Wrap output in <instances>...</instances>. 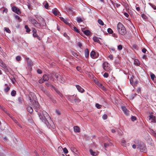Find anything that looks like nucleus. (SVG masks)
<instances>
[{
	"label": "nucleus",
	"instance_id": "1",
	"mask_svg": "<svg viewBox=\"0 0 156 156\" xmlns=\"http://www.w3.org/2000/svg\"><path fill=\"white\" fill-rule=\"evenodd\" d=\"M28 98L30 102V104L33 105V104L34 107L36 111L38 112V115L41 120L45 124H47L48 122L47 120L46 117H48V113L44 111H41V110H40L39 105L37 101H34V100L30 96Z\"/></svg>",
	"mask_w": 156,
	"mask_h": 156
},
{
	"label": "nucleus",
	"instance_id": "2",
	"mask_svg": "<svg viewBox=\"0 0 156 156\" xmlns=\"http://www.w3.org/2000/svg\"><path fill=\"white\" fill-rule=\"evenodd\" d=\"M117 29L119 33L122 35L126 34V31L124 26L121 23H119L117 25Z\"/></svg>",
	"mask_w": 156,
	"mask_h": 156
},
{
	"label": "nucleus",
	"instance_id": "3",
	"mask_svg": "<svg viewBox=\"0 0 156 156\" xmlns=\"http://www.w3.org/2000/svg\"><path fill=\"white\" fill-rule=\"evenodd\" d=\"M137 148H139L142 152L145 153L147 151V150L146 146L142 142H140L139 143Z\"/></svg>",
	"mask_w": 156,
	"mask_h": 156
},
{
	"label": "nucleus",
	"instance_id": "4",
	"mask_svg": "<svg viewBox=\"0 0 156 156\" xmlns=\"http://www.w3.org/2000/svg\"><path fill=\"white\" fill-rule=\"evenodd\" d=\"M30 21L31 22L34 26L38 28H41L40 23H38L37 21L34 19L31 18Z\"/></svg>",
	"mask_w": 156,
	"mask_h": 156
},
{
	"label": "nucleus",
	"instance_id": "5",
	"mask_svg": "<svg viewBox=\"0 0 156 156\" xmlns=\"http://www.w3.org/2000/svg\"><path fill=\"white\" fill-rule=\"evenodd\" d=\"M12 10L15 13H16L18 14H19L21 12L20 9L15 6H13L12 7Z\"/></svg>",
	"mask_w": 156,
	"mask_h": 156
},
{
	"label": "nucleus",
	"instance_id": "6",
	"mask_svg": "<svg viewBox=\"0 0 156 156\" xmlns=\"http://www.w3.org/2000/svg\"><path fill=\"white\" fill-rule=\"evenodd\" d=\"M121 108L123 111L124 113L127 115H129V111L127 110L126 108L124 106H122L121 107Z\"/></svg>",
	"mask_w": 156,
	"mask_h": 156
},
{
	"label": "nucleus",
	"instance_id": "7",
	"mask_svg": "<svg viewBox=\"0 0 156 156\" xmlns=\"http://www.w3.org/2000/svg\"><path fill=\"white\" fill-rule=\"evenodd\" d=\"M149 119L152 122H156V117L153 115H151L149 116Z\"/></svg>",
	"mask_w": 156,
	"mask_h": 156
},
{
	"label": "nucleus",
	"instance_id": "8",
	"mask_svg": "<svg viewBox=\"0 0 156 156\" xmlns=\"http://www.w3.org/2000/svg\"><path fill=\"white\" fill-rule=\"evenodd\" d=\"M108 63L107 62H105L103 64V68L106 71H108L109 70V68L108 67Z\"/></svg>",
	"mask_w": 156,
	"mask_h": 156
},
{
	"label": "nucleus",
	"instance_id": "9",
	"mask_svg": "<svg viewBox=\"0 0 156 156\" xmlns=\"http://www.w3.org/2000/svg\"><path fill=\"white\" fill-rule=\"evenodd\" d=\"M59 75L58 73H53L50 74V77L51 78H53V76H54L55 78L58 80L59 77Z\"/></svg>",
	"mask_w": 156,
	"mask_h": 156
},
{
	"label": "nucleus",
	"instance_id": "10",
	"mask_svg": "<svg viewBox=\"0 0 156 156\" xmlns=\"http://www.w3.org/2000/svg\"><path fill=\"white\" fill-rule=\"evenodd\" d=\"M60 19L61 21H63L64 23L71 27V25L70 24V23L68 22L67 19H65L62 17H60Z\"/></svg>",
	"mask_w": 156,
	"mask_h": 156
},
{
	"label": "nucleus",
	"instance_id": "11",
	"mask_svg": "<svg viewBox=\"0 0 156 156\" xmlns=\"http://www.w3.org/2000/svg\"><path fill=\"white\" fill-rule=\"evenodd\" d=\"M42 91L47 96L49 97L50 98H51V96L50 95V93L47 91L46 90L43 89L42 90Z\"/></svg>",
	"mask_w": 156,
	"mask_h": 156
},
{
	"label": "nucleus",
	"instance_id": "12",
	"mask_svg": "<svg viewBox=\"0 0 156 156\" xmlns=\"http://www.w3.org/2000/svg\"><path fill=\"white\" fill-rule=\"evenodd\" d=\"M40 19L41 20V22L39 23H40L41 28V27H45L46 24L45 21V20L42 18H41Z\"/></svg>",
	"mask_w": 156,
	"mask_h": 156
},
{
	"label": "nucleus",
	"instance_id": "13",
	"mask_svg": "<svg viewBox=\"0 0 156 156\" xmlns=\"http://www.w3.org/2000/svg\"><path fill=\"white\" fill-rule=\"evenodd\" d=\"M76 87L78 91H79V92L82 93H83L84 92V89L83 88H82L80 86L78 85H76Z\"/></svg>",
	"mask_w": 156,
	"mask_h": 156
},
{
	"label": "nucleus",
	"instance_id": "14",
	"mask_svg": "<svg viewBox=\"0 0 156 156\" xmlns=\"http://www.w3.org/2000/svg\"><path fill=\"white\" fill-rule=\"evenodd\" d=\"M90 152L91 155L93 156H96L98 154V152L94 151L93 150L91 149L90 150Z\"/></svg>",
	"mask_w": 156,
	"mask_h": 156
},
{
	"label": "nucleus",
	"instance_id": "15",
	"mask_svg": "<svg viewBox=\"0 0 156 156\" xmlns=\"http://www.w3.org/2000/svg\"><path fill=\"white\" fill-rule=\"evenodd\" d=\"M74 130L75 132L78 133L80 131V128L78 126H75L73 127Z\"/></svg>",
	"mask_w": 156,
	"mask_h": 156
},
{
	"label": "nucleus",
	"instance_id": "16",
	"mask_svg": "<svg viewBox=\"0 0 156 156\" xmlns=\"http://www.w3.org/2000/svg\"><path fill=\"white\" fill-rule=\"evenodd\" d=\"M42 78L44 81H47L49 80V76L46 74H44Z\"/></svg>",
	"mask_w": 156,
	"mask_h": 156
},
{
	"label": "nucleus",
	"instance_id": "17",
	"mask_svg": "<svg viewBox=\"0 0 156 156\" xmlns=\"http://www.w3.org/2000/svg\"><path fill=\"white\" fill-rule=\"evenodd\" d=\"M27 111L30 114H31L33 112L32 108L30 106L27 107Z\"/></svg>",
	"mask_w": 156,
	"mask_h": 156
},
{
	"label": "nucleus",
	"instance_id": "18",
	"mask_svg": "<svg viewBox=\"0 0 156 156\" xmlns=\"http://www.w3.org/2000/svg\"><path fill=\"white\" fill-rule=\"evenodd\" d=\"M85 55L86 58H87L89 55V51L87 48H86L85 50Z\"/></svg>",
	"mask_w": 156,
	"mask_h": 156
},
{
	"label": "nucleus",
	"instance_id": "19",
	"mask_svg": "<svg viewBox=\"0 0 156 156\" xmlns=\"http://www.w3.org/2000/svg\"><path fill=\"white\" fill-rule=\"evenodd\" d=\"M52 12L55 16L59 15V12L56 9L53 10Z\"/></svg>",
	"mask_w": 156,
	"mask_h": 156
},
{
	"label": "nucleus",
	"instance_id": "20",
	"mask_svg": "<svg viewBox=\"0 0 156 156\" xmlns=\"http://www.w3.org/2000/svg\"><path fill=\"white\" fill-rule=\"evenodd\" d=\"M96 55V53L94 51H92L90 53V56L92 58H95L96 57L95 56Z\"/></svg>",
	"mask_w": 156,
	"mask_h": 156
},
{
	"label": "nucleus",
	"instance_id": "21",
	"mask_svg": "<svg viewBox=\"0 0 156 156\" xmlns=\"http://www.w3.org/2000/svg\"><path fill=\"white\" fill-rule=\"evenodd\" d=\"M93 40L95 42H97L98 43H100V41L99 40L98 38L97 37H93Z\"/></svg>",
	"mask_w": 156,
	"mask_h": 156
},
{
	"label": "nucleus",
	"instance_id": "22",
	"mask_svg": "<svg viewBox=\"0 0 156 156\" xmlns=\"http://www.w3.org/2000/svg\"><path fill=\"white\" fill-rule=\"evenodd\" d=\"M74 101L76 103H79L81 101V100H80L77 97L75 96L74 98Z\"/></svg>",
	"mask_w": 156,
	"mask_h": 156
},
{
	"label": "nucleus",
	"instance_id": "23",
	"mask_svg": "<svg viewBox=\"0 0 156 156\" xmlns=\"http://www.w3.org/2000/svg\"><path fill=\"white\" fill-rule=\"evenodd\" d=\"M0 63L1 64V66L4 69H6L7 67V66L6 65L3 63V62L0 59Z\"/></svg>",
	"mask_w": 156,
	"mask_h": 156
},
{
	"label": "nucleus",
	"instance_id": "24",
	"mask_svg": "<svg viewBox=\"0 0 156 156\" xmlns=\"http://www.w3.org/2000/svg\"><path fill=\"white\" fill-rule=\"evenodd\" d=\"M33 35L34 37H36L38 40H39L40 41L41 40V38L37 35V33H34V34H33Z\"/></svg>",
	"mask_w": 156,
	"mask_h": 156
},
{
	"label": "nucleus",
	"instance_id": "25",
	"mask_svg": "<svg viewBox=\"0 0 156 156\" xmlns=\"http://www.w3.org/2000/svg\"><path fill=\"white\" fill-rule=\"evenodd\" d=\"M55 90L56 92L61 97H62L63 95L57 89H55Z\"/></svg>",
	"mask_w": 156,
	"mask_h": 156
},
{
	"label": "nucleus",
	"instance_id": "26",
	"mask_svg": "<svg viewBox=\"0 0 156 156\" xmlns=\"http://www.w3.org/2000/svg\"><path fill=\"white\" fill-rule=\"evenodd\" d=\"M84 33L86 35H89L90 34V31L88 30H87L84 31Z\"/></svg>",
	"mask_w": 156,
	"mask_h": 156
},
{
	"label": "nucleus",
	"instance_id": "27",
	"mask_svg": "<svg viewBox=\"0 0 156 156\" xmlns=\"http://www.w3.org/2000/svg\"><path fill=\"white\" fill-rule=\"evenodd\" d=\"M126 142L125 140H122V141L121 145L124 147H126Z\"/></svg>",
	"mask_w": 156,
	"mask_h": 156
},
{
	"label": "nucleus",
	"instance_id": "28",
	"mask_svg": "<svg viewBox=\"0 0 156 156\" xmlns=\"http://www.w3.org/2000/svg\"><path fill=\"white\" fill-rule=\"evenodd\" d=\"M5 85L7 86V87H6L5 88L4 91L5 92L7 93L10 90V88L9 86H7V84H6Z\"/></svg>",
	"mask_w": 156,
	"mask_h": 156
},
{
	"label": "nucleus",
	"instance_id": "29",
	"mask_svg": "<svg viewBox=\"0 0 156 156\" xmlns=\"http://www.w3.org/2000/svg\"><path fill=\"white\" fill-rule=\"evenodd\" d=\"M25 28L26 29V31L27 32L29 33L30 31V30L29 28V27L27 25H25Z\"/></svg>",
	"mask_w": 156,
	"mask_h": 156
},
{
	"label": "nucleus",
	"instance_id": "30",
	"mask_svg": "<svg viewBox=\"0 0 156 156\" xmlns=\"http://www.w3.org/2000/svg\"><path fill=\"white\" fill-rule=\"evenodd\" d=\"M134 63L137 66H139L140 64L139 61L137 59H135L134 60Z\"/></svg>",
	"mask_w": 156,
	"mask_h": 156
},
{
	"label": "nucleus",
	"instance_id": "31",
	"mask_svg": "<svg viewBox=\"0 0 156 156\" xmlns=\"http://www.w3.org/2000/svg\"><path fill=\"white\" fill-rule=\"evenodd\" d=\"M13 121H14V122L16 123L18 126H19L21 128L22 127L21 125L20 124V123L18 122V121L16 120L15 119H13Z\"/></svg>",
	"mask_w": 156,
	"mask_h": 156
},
{
	"label": "nucleus",
	"instance_id": "32",
	"mask_svg": "<svg viewBox=\"0 0 156 156\" xmlns=\"http://www.w3.org/2000/svg\"><path fill=\"white\" fill-rule=\"evenodd\" d=\"M98 22L99 23V24L103 26L104 25V23L103 22L101 19H99L98 20Z\"/></svg>",
	"mask_w": 156,
	"mask_h": 156
},
{
	"label": "nucleus",
	"instance_id": "33",
	"mask_svg": "<svg viewBox=\"0 0 156 156\" xmlns=\"http://www.w3.org/2000/svg\"><path fill=\"white\" fill-rule=\"evenodd\" d=\"M108 32L110 34H112L113 33L112 30L110 28H109L107 30Z\"/></svg>",
	"mask_w": 156,
	"mask_h": 156
},
{
	"label": "nucleus",
	"instance_id": "34",
	"mask_svg": "<svg viewBox=\"0 0 156 156\" xmlns=\"http://www.w3.org/2000/svg\"><path fill=\"white\" fill-rule=\"evenodd\" d=\"M16 92L15 90H13L11 92V95L12 96H15L16 95Z\"/></svg>",
	"mask_w": 156,
	"mask_h": 156
},
{
	"label": "nucleus",
	"instance_id": "35",
	"mask_svg": "<svg viewBox=\"0 0 156 156\" xmlns=\"http://www.w3.org/2000/svg\"><path fill=\"white\" fill-rule=\"evenodd\" d=\"M150 76H151V79L153 80H154V78H155L156 77L155 75L154 74H153V73H152L151 74Z\"/></svg>",
	"mask_w": 156,
	"mask_h": 156
},
{
	"label": "nucleus",
	"instance_id": "36",
	"mask_svg": "<svg viewBox=\"0 0 156 156\" xmlns=\"http://www.w3.org/2000/svg\"><path fill=\"white\" fill-rule=\"evenodd\" d=\"M149 5L154 9H156V6L151 3H149Z\"/></svg>",
	"mask_w": 156,
	"mask_h": 156
},
{
	"label": "nucleus",
	"instance_id": "37",
	"mask_svg": "<svg viewBox=\"0 0 156 156\" xmlns=\"http://www.w3.org/2000/svg\"><path fill=\"white\" fill-rule=\"evenodd\" d=\"M141 16L144 19L147 20V17L144 14H141Z\"/></svg>",
	"mask_w": 156,
	"mask_h": 156
},
{
	"label": "nucleus",
	"instance_id": "38",
	"mask_svg": "<svg viewBox=\"0 0 156 156\" xmlns=\"http://www.w3.org/2000/svg\"><path fill=\"white\" fill-rule=\"evenodd\" d=\"M45 85H46V86L47 87H49V86H51V87H53V88H54V87L52 85H51L50 83H45Z\"/></svg>",
	"mask_w": 156,
	"mask_h": 156
},
{
	"label": "nucleus",
	"instance_id": "39",
	"mask_svg": "<svg viewBox=\"0 0 156 156\" xmlns=\"http://www.w3.org/2000/svg\"><path fill=\"white\" fill-rule=\"evenodd\" d=\"M95 106L98 109H100L101 108V105H99L98 103H96L95 105Z\"/></svg>",
	"mask_w": 156,
	"mask_h": 156
},
{
	"label": "nucleus",
	"instance_id": "40",
	"mask_svg": "<svg viewBox=\"0 0 156 156\" xmlns=\"http://www.w3.org/2000/svg\"><path fill=\"white\" fill-rule=\"evenodd\" d=\"M2 109L5 113H6L7 114H8V115H9L10 117V114L8 113V112L5 108H2Z\"/></svg>",
	"mask_w": 156,
	"mask_h": 156
},
{
	"label": "nucleus",
	"instance_id": "41",
	"mask_svg": "<svg viewBox=\"0 0 156 156\" xmlns=\"http://www.w3.org/2000/svg\"><path fill=\"white\" fill-rule=\"evenodd\" d=\"M63 35L68 40L70 39L68 35L66 33H64Z\"/></svg>",
	"mask_w": 156,
	"mask_h": 156
},
{
	"label": "nucleus",
	"instance_id": "42",
	"mask_svg": "<svg viewBox=\"0 0 156 156\" xmlns=\"http://www.w3.org/2000/svg\"><path fill=\"white\" fill-rule=\"evenodd\" d=\"M73 98V96H69L68 99L71 101L72 102L73 101V100L72 99Z\"/></svg>",
	"mask_w": 156,
	"mask_h": 156
},
{
	"label": "nucleus",
	"instance_id": "43",
	"mask_svg": "<svg viewBox=\"0 0 156 156\" xmlns=\"http://www.w3.org/2000/svg\"><path fill=\"white\" fill-rule=\"evenodd\" d=\"M5 30L7 33H10L11 32L10 30H9L8 28L5 27L4 28Z\"/></svg>",
	"mask_w": 156,
	"mask_h": 156
},
{
	"label": "nucleus",
	"instance_id": "44",
	"mask_svg": "<svg viewBox=\"0 0 156 156\" xmlns=\"http://www.w3.org/2000/svg\"><path fill=\"white\" fill-rule=\"evenodd\" d=\"M77 21L78 23H80L82 22V20L80 18H78L77 19Z\"/></svg>",
	"mask_w": 156,
	"mask_h": 156
},
{
	"label": "nucleus",
	"instance_id": "45",
	"mask_svg": "<svg viewBox=\"0 0 156 156\" xmlns=\"http://www.w3.org/2000/svg\"><path fill=\"white\" fill-rule=\"evenodd\" d=\"M73 30H74L77 33H79V31L77 29V28L75 27H73Z\"/></svg>",
	"mask_w": 156,
	"mask_h": 156
},
{
	"label": "nucleus",
	"instance_id": "46",
	"mask_svg": "<svg viewBox=\"0 0 156 156\" xmlns=\"http://www.w3.org/2000/svg\"><path fill=\"white\" fill-rule=\"evenodd\" d=\"M102 118L103 119L105 120L107 118V115L106 114H104L102 116Z\"/></svg>",
	"mask_w": 156,
	"mask_h": 156
},
{
	"label": "nucleus",
	"instance_id": "47",
	"mask_svg": "<svg viewBox=\"0 0 156 156\" xmlns=\"http://www.w3.org/2000/svg\"><path fill=\"white\" fill-rule=\"evenodd\" d=\"M32 30L33 32V34H34L37 32V31L36 29L34 28H32Z\"/></svg>",
	"mask_w": 156,
	"mask_h": 156
},
{
	"label": "nucleus",
	"instance_id": "48",
	"mask_svg": "<svg viewBox=\"0 0 156 156\" xmlns=\"http://www.w3.org/2000/svg\"><path fill=\"white\" fill-rule=\"evenodd\" d=\"M28 64L31 66L33 65V62L30 60H29L28 61Z\"/></svg>",
	"mask_w": 156,
	"mask_h": 156
},
{
	"label": "nucleus",
	"instance_id": "49",
	"mask_svg": "<svg viewBox=\"0 0 156 156\" xmlns=\"http://www.w3.org/2000/svg\"><path fill=\"white\" fill-rule=\"evenodd\" d=\"M16 59L17 61H19L20 60L21 57L20 56H18L16 57Z\"/></svg>",
	"mask_w": 156,
	"mask_h": 156
},
{
	"label": "nucleus",
	"instance_id": "50",
	"mask_svg": "<svg viewBox=\"0 0 156 156\" xmlns=\"http://www.w3.org/2000/svg\"><path fill=\"white\" fill-rule=\"evenodd\" d=\"M63 151L64 153L65 154L67 153H68V151L66 148H64L63 149Z\"/></svg>",
	"mask_w": 156,
	"mask_h": 156
},
{
	"label": "nucleus",
	"instance_id": "51",
	"mask_svg": "<svg viewBox=\"0 0 156 156\" xmlns=\"http://www.w3.org/2000/svg\"><path fill=\"white\" fill-rule=\"evenodd\" d=\"M118 48L119 50H121L122 48V46L121 45H119L118 46Z\"/></svg>",
	"mask_w": 156,
	"mask_h": 156
},
{
	"label": "nucleus",
	"instance_id": "52",
	"mask_svg": "<svg viewBox=\"0 0 156 156\" xmlns=\"http://www.w3.org/2000/svg\"><path fill=\"white\" fill-rule=\"evenodd\" d=\"M136 120V117L134 116H132L131 117V120L133 121H134Z\"/></svg>",
	"mask_w": 156,
	"mask_h": 156
},
{
	"label": "nucleus",
	"instance_id": "53",
	"mask_svg": "<svg viewBox=\"0 0 156 156\" xmlns=\"http://www.w3.org/2000/svg\"><path fill=\"white\" fill-rule=\"evenodd\" d=\"M44 7L46 9H48V4L47 2H46V3L44 5Z\"/></svg>",
	"mask_w": 156,
	"mask_h": 156
},
{
	"label": "nucleus",
	"instance_id": "54",
	"mask_svg": "<svg viewBox=\"0 0 156 156\" xmlns=\"http://www.w3.org/2000/svg\"><path fill=\"white\" fill-rule=\"evenodd\" d=\"M18 100L20 103H21L22 102V98L20 97H19L18 98Z\"/></svg>",
	"mask_w": 156,
	"mask_h": 156
},
{
	"label": "nucleus",
	"instance_id": "55",
	"mask_svg": "<svg viewBox=\"0 0 156 156\" xmlns=\"http://www.w3.org/2000/svg\"><path fill=\"white\" fill-rule=\"evenodd\" d=\"M108 74L106 73H104V74L103 75L104 76L105 78L108 77Z\"/></svg>",
	"mask_w": 156,
	"mask_h": 156
},
{
	"label": "nucleus",
	"instance_id": "56",
	"mask_svg": "<svg viewBox=\"0 0 156 156\" xmlns=\"http://www.w3.org/2000/svg\"><path fill=\"white\" fill-rule=\"evenodd\" d=\"M55 112L58 115H60L61 114L60 112L58 110L56 109L55 111Z\"/></svg>",
	"mask_w": 156,
	"mask_h": 156
},
{
	"label": "nucleus",
	"instance_id": "57",
	"mask_svg": "<svg viewBox=\"0 0 156 156\" xmlns=\"http://www.w3.org/2000/svg\"><path fill=\"white\" fill-rule=\"evenodd\" d=\"M142 51L143 53H145L147 51V50L146 48H144L142 49Z\"/></svg>",
	"mask_w": 156,
	"mask_h": 156
},
{
	"label": "nucleus",
	"instance_id": "58",
	"mask_svg": "<svg viewBox=\"0 0 156 156\" xmlns=\"http://www.w3.org/2000/svg\"><path fill=\"white\" fill-rule=\"evenodd\" d=\"M15 17L16 19H17L19 20H21L20 17L16 15L15 16Z\"/></svg>",
	"mask_w": 156,
	"mask_h": 156
},
{
	"label": "nucleus",
	"instance_id": "59",
	"mask_svg": "<svg viewBox=\"0 0 156 156\" xmlns=\"http://www.w3.org/2000/svg\"><path fill=\"white\" fill-rule=\"evenodd\" d=\"M44 80L43 79H40L39 80V82L40 83H42L44 82Z\"/></svg>",
	"mask_w": 156,
	"mask_h": 156
},
{
	"label": "nucleus",
	"instance_id": "60",
	"mask_svg": "<svg viewBox=\"0 0 156 156\" xmlns=\"http://www.w3.org/2000/svg\"><path fill=\"white\" fill-rule=\"evenodd\" d=\"M37 73L39 74H41L42 73V71L40 69H38L37 71Z\"/></svg>",
	"mask_w": 156,
	"mask_h": 156
},
{
	"label": "nucleus",
	"instance_id": "61",
	"mask_svg": "<svg viewBox=\"0 0 156 156\" xmlns=\"http://www.w3.org/2000/svg\"><path fill=\"white\" fill-rule=\"evenodd\" d=\"M60 79H61V82L63 83L64 81V79L63 77H61Z\"/></svg>",
	"mask_w": 156,
	"mask_h": 156
},
{
	"label": "nucleus",
	"instance_id": "62",
	"mask_svg": "<svg viewBox=\"0 0 156 156\" xmlns=\"http://www.w3.org/2000/svg\"><path fill=\"white\" fill-rule=\"evenodd\" d=\"M112 36L114 37L117 38L118 37L117 35L115 33L112 34Z\"/></svg>",
	"mask_w": 156,
	"mask_h": 156
},
{
	"label": "nucleus",
	"instance_id": "63",
	"mask_svg": "<svg viewBox=\"0 0 156 156\" xmlns=\"http://www.w3.org/2000/svg\"><path fill=\"white\" fill-rule=\"evenodd\" d=\"M109 144H104V147L105 148H106L108 146H109Z\"/></svg>",
	"mask_w": 156,
	"mask_h": 156
},
{
	"label": "nucleus",
	"instance_id": "64",
	"mask_svg": "<svg viewBox=\"0 0 156 156\" xmlns=\"http://www.w3.org/2000/svg\"><path fill=\"white\" fill-rule=\"evenodd\" d=\"M124 14L125 15V16H126L127 17H128L129 16V14L126 12H124Z\"/></svg>",
	"mask_w": 156,
	"mask_h": 156
}]
</instances>
